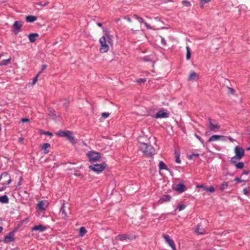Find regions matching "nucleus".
Segmentation results:
<instances>
[{
  "instance_id": "nucleus-18",
  "label": "nucleus",
  "mask_w": 250,
  "mask_h": 250,
  "mask_svg": "<svg viewBox=\"0 0 250 250\" xmlns=\"http://www.w3.org/2000/svg\"><path fill=\"white\" fill-rule=\"evenodd\" d=\"M46 229V227L43 225H39L34 226L31 230L32 231H39L40 232H43Z\"/></svg>"
},
{
  "instance_id": "nucleus-48",
  "label": "nucleus",
  "mask_w": 250,
  "mask_h": 250,
  "mask_svg": "<svg viewBox=\"0 0 250 250\" xmlns=\"http://www.w3.org/2000/svg\"><path fill=\"white\" fill-rule=\"evenodd\" d=\"M210 1V0H201V5H200V6L202 7V8H203L204 7V4L205 3H207L208 2H209Z\"/></svg>"
},
{
  "instance_id": "nucleus-28",
  "label": "nucleus",
  "mask_w": 250,
  "mask_h": 250,
  "mask_svg": "<svg viewBox=\"0 0 250 250\" xmlns=\"http://www.w3.org/2000/svg\"><path fill=\"white\" fill-rule=\"evenodd\" d=\"M11 58H9L8 59L3 60L0 62V66L6 65L11 63Z\"/></svg>"
},
{
  "instance_id": "nucleus-34",
  "label": "nucleus",
  "mask_w": 250,
  "mask_h": 250,
  "mask_svg": "<svg viewBox=\"0 0 250 250\" xmlns=\"http://www.w3.org/2000/svg\"><path fill=\"white\" fill-rule=\"evenodd\" d=\"M87 232L86 229L85 228L83 227H82L80 229L79 233L80 235L81 236H83L84 234H85Z\"/></svg>"
},
{
  "instance_id": "nucleus-43",
  "label": "nucleus",
  "mask_w": 250,
  "mask_h": 250,
  "mask_svg": "<svg viewBox=\"0 0 250 250\" xmlns=\"http://www.w3.org/2000/svg\"><path fill=\"white\" fill-rule=\"evenodd\" d=\"M194 135L200 141V142L202 143V144L204 145V140L200 136L198 135L196 133L194 134Z\"/></svg>"
},
{
  "instance_id": "nucleus-44",
  "label": "nucleus",
  "mask_w": 250,
  "mask_h": 250,
  "mask_svg": "<svg viewBox=\"0 0 250 250\" xmlns=\"http://www.w3.org/2000/svg\"><path fill=\"white\" fill-rule=\"evenodd\" d=\"M102 117L104 119L108 118L110 114L108 112H103L102 113Z\"/></svg>"
},
{
  "instance_id": "nucleus-19",
  "label": "nucleus",
  "mask_w": 250,
  "mask_h": 250,
  "mask_svg": "<svg viewBox=\"0 0 250 250\" xmlns=\"http://www.w3.org/2000/svg\"><path fill=\"white\" fill-rule=\"evenodd\" d=\"M199 79V77L197 74L195 72H192L188 77V80L191 81H197Z\"/></svg>"
},
{
  "instance_id": "nucleus-10",
  "label": "nucleus",
  "mask_w": 250,
  "mask_h": 250,
  "mask_svg": "<svg viewBox=\"0 0 250 250\" xmlns=\"http://www.w3.org/2000/svg\"><path fill=\"white\" fill-rule=\"evenodd\" d=\"M234 153L236 157H238V160H241L244 156V150L239 146H236L235 147Z\"/></svg>"
},
{
  "instance_id": "nucleus-54",
  "label": "nucleus",
  "mask_w": 250,
  "mask_h": 250,
  "mask_svg": "<svg viewBox=\"0 0 250 250\" xmlns=\"http://www.w3.org/2000/svg\"><path fill=\"white\" fill-rule=\"evenodd\" d=\"M243 192L245 195H248L249 194V190L247 188L243 189Z\"/></svg>"
},
{
  "instance_id": "nucleus-29",
  "label": "nucleus",
  "mask_w": 250,
  "mask_h": 250,
  "mask_svg": "<svg viewBox=\"0 0 250 250\" xmlns=\"http://www.w3.org/2000/svg\"><path fill=\"white\" fill-rule=\"evenodd\" d=\"M228 187V183L226 182H223L221 185L219 186V188L221 191H224L225 189H226Z\"/></svg>"
},
{
  "instance_id": "nucleus-51",
  "label": "nucleus",
  "mask_w": 250,
  "mask_h": 250,
  "mask_svg": "<svg viewBox=\"0 0 250 250\" xmlns=\"http://www.w3.org/2000/svg\"><path fill=\"white\" fill-rule=\"evenodd\" d=\"M47 67V65L46 64H43L42 65V69L41 70H40V71L38 73L40 75V74Z\"/></svg>"
},
{
  "instance_id": "nucleus-17",
  "label": "nucleus",
  "mask_w": 250,
  "mask_h": 250,
  "mask_svg": "<svg viewBox=\"0 0 250 250\" xmlns=\"http://www.w3.org/2000/svg\"><path fill=\"white\" fill-rule=\"evenodd\" d=\"M175 189L178 191L179 193H182L185 191L186 189V187L183 183H179L176 185Z\"/></svg>"
},
{
  "instance_id": "nucleus-56",
  "label": "nucleus",
  "mask_w": 250,
  "mask_h": 250,
  "mask_svg": "<svg viewBox=\"0 0 250 250\" xmlns=\"http://www.w3.org/2000/svg\"><path fill=\"white\" fill-rule=\"evenodd\" d=\"M234 181H237V182H238L241 183V182H244L245 180H241L240 178L236 177V178L234 179Z\"/></svg>"
},
{
  "instance_id": "nucleus-63",
  "label": "nucleus",
  "mask_w": 250,
  "mask_h": 250,
  "mask_svg": "<svg viewBox=\"0 0 250 250\" xmlns=\"http://www.w3.org/2000/svg\"><path fill=\"white\" fill-rule=\"evenodd\" d=\"M22 179V177H21V178H20V182H19V183H18V186H19V185H21V180Z\"/></svg>"
},
{
  "instance_id": "nucleus-11",
  "label": "nucleus",
  "mask_w": 250,
  "mask_h": 250,
  "mask_svg": "<svg viewBox=\"0 0 250 250\" xmlns=\"http://www.w3.org/2000/svg\"><path fill=\"white\" fill-rule=\"evenodd\" d=\"M23 25V21H16L13 25V28L14 32L15 35H17L18 33L21 31V27Z\"/></svg>"
},
{
  "instance_id": "nucleus-16",
  "label": "nucleus",
  "mask_w": 250,
  "mask_h": 250,
  "mask_svg": "<svg viewBox=\"0 0 250 250\" xmlns=\"http://www.w3.org/2000/svg\"><path fill=\"white\" fill-rule=\"evenodd\" d=\"M171 197L170 195L167 194L163 195L159 200L158 203L160 204H163L164 202H169L170 201Z\"/></svg>"
},
{
  "instance_id": "nucleus-60",
  "label": "nucleus",
  "mask_w": 250,
  "mask_h": 250,
  "mask_svg": "<svg viewBox=\"0 0 250 250\" xmlns=\"http://www.w3.org/2000/svg\"><path fill=\"white\" fill-rule=\"evenodd\" d=\"M228 139L231 141L233 142L234 141V139L230 136L228 137Z\"/></svg>"
},
{
  "instance_id": "nucleus-35",
  "label": "nucleus",
  "mask_w": 250,
  "mask_h": 250,
  "mask_svg": "<svg viewBox=\"0 0 250 250\" xmlns=\"http://www.w3.org/2000/svg\"><path fill=\"white\" fill-rule=\"evenodd\" d=\"M237 160H238V157H236V156L235 155L234 156L232 157L230 160V164H236L237 163Z\"/></svg>"
},
{
  "instance_id": "nucleus-33",
  "label": "nucleus",
  "mask_w": 250,
  "mask_h": 250,
  "mask_svg": "<svg viewBox=\"0 0 250 250\" xmlns=\"http://www.w3.org/2000/svg\"><path fill=\"white\" fill-rule=\"evenodd\" d=\"M237 169H242L244 167V163L242 162H238L235 165Z\"/></svg>"
},
{
  "instance_id": "nucleus-61",
  "label": "nucleus",
  "mask_w": 250,
  "mask_h": 250,
  "mask_svg": "<svg viewBox=\"0 0 250 250\" xmlns=\"http://www.w3.org/2000/svg\"><path fill=\"white\" fill-rule=\"evenodd\" d=\"M97 24V25L99 26V27L102 26V23L101 22H98Z\"/></svg>"
},
{
  "instance_id": "nucleus-22",
  "label": "nucleus",
  "mask_w": 250,
  "mask_h": 250,
  "mask_svg": "<svg viewBox=\"0 0 250 250\" xmlns=\"http://www.w3.org/2000/svg\"><path fill=\"white\" fill-rule=\"evenodd\" d=\"M115 239L116 240H120L121 241H124L125 240H126L128 239L127 236V233L123 234H119L116 237Z\"/></svg>"
},
{
  "instance_id": "nucleus-14",
  "label": "nucleus",
  "mask_w": 250,
  "mask_h": 250,
  "mask_svg": "<svg viewBox=\"0 0 250 250\" xmlns=\"http://www.w3.org/2000/svg\"><path fill=\"white\" fill-rule=\"evenodd\" d=\"M131 17L134 19L137 20L139 22L143 23L145 24V26L147 29H151V27L150 26V25L148 24L147 22H145L142 18L135 14L133 15Z\"/></svg>"
},
{
  "instance_id": "nucleus-59",
  "label": "nucleus",
  "mask_w": 250,
  "mask_h": 250,
  "mask_svg": "<svg viewBox=\"0 0 250 250\" xmlns=\"http://www.w3.org/2000/svg\"><path fill=\"white\" fill-rule=\"evenodd\" d=\"M74 175L76 176L81 177L82 176V174L80 173H76L74 174Z\"/></svg>"
},
{
  "instance_id": "nucleus-37",
  "label": "nucleus",
  "mask_w": 250,
  "mask_h": 250,
  "mask_svg": "<svg viewBox=\"0 0 250 250\" xmlns=\"http://www.w3.org/2000/svg\"><path fill=\"white\" fill-rule=\"evenodd\" d=\"M127 239L129 240H132L136 238V236L131 234L127 233Z\"/></svg>"
},
{
  "instance_id": "nucleus-15",
  "label": "nucleus",
  "mask_w": 250,
  "mask_h": 250,
  "mask_svg": "<svg viewBox=\"0 0 250 250\" xmlns=\"http://www.w3.org/2000/svg\"><path fill=\"white\" fill-rule=\"evenodd\" d=\"M48 206V203L46 201H41L37 204V207L41 211L45 210Z\"/></svg>"
},
{
  "instance_id": "nucleus-2",
  "label": "nucleus",
  "mask_w": 250,
  "mask_h": 250,
  "mask_svg": "<svg viewBox=\"0 0 250 250\" xmlns=\"http://www.w3.org/2000/svg\"><path fill=\"white\" fill-rule=\"evenodd\" d=\"M140 148L141 150L147 157H151L155 154V149L152 147V146L149 145L146 143H140Z\"/></svg>"
},
{
  "instance_id": "nucleus-38",
  "label": "nucleus",
  "mask_w": 250,
  "mask_h": 250,
  "mask_svg": "<svg viewBox=\"0 0 250 250\" xmlns=\"http://www.w3.org/2000/svg\"><path fill=\"white\" fill-rule=\"evenodd\" d=\"M186 207V205L185 204L179 205L177 206V208L179 210V211L184 209Z\"/></svg>"
},
{
  "instance_id": "nucleus-50",
  "label": "nucleus",
  "mask_w": 250,
  "mask_h": 250,
  "mask_svg": "<svg viewBox=\"0 0 250 250\" xmlns=\"http://www.w3.org/2000/svg\"><path fill=\"white\" fill-rule=\"evenodd\" d=\"M39 75H40V74L39 73H38V74L36 75V76L33 79V82H32V84H35V83L37 81V80H38V77H39Z\"/></svg>"
},
{
  "instance_id": "nucleus-57",
  "label": "nucleus",
  "mask_w": 250,
  "mask_h": 250,
  "mask_svg": "<svg viewBox=\"0 0 250 250\" xmlns=\"http://www.w3.org/2000/svg\"><path fill=\"white\" fill-rule=\"evenodd\" d=\"M143 59V61H144L145 62H147L150 61L149 57L148 56L144 57Z\"/></svg>"
},
{
  "instance_id": "nucleus-5",
  "label": "nucleus",
  "mask_w": 250,
  "mask_h": 250,
  "mask_svg": "<svg viewBox=\"0 0 250 250\" xmlns=\"http://www.w3.org/2000/svg\"><path fill=\"white\" fill-rule=\"evenodd\" d=\"M10 175L7 172L2 173L0 176V184L3 186L9 185L11 182Z\"/></svg>"
},
{
  "instance_id": "nucleus-7",
  "label": "nucleus",
  "mask_w": 250,
  "mask_h": 250,
  "mask_svg": "<svg viewBox=\"0 0 250 250\" xmlns=\"http://www.w3.org/2000/svg\"><path fill=\"white\" fill-rule=\"evenodd\" d=\"M165 242L171 248L172 250H176V246L173 240L170 238V236L167 234L162 235Z\"/></svg>"
},
{
  "instance_id": "nucleus-13",
  "label": "nucleus",
  "mask_w": 250,
  "mask_h": 250,
  "mask_svg": "<svg viewBox=\"0 0 250 250\" xmlns=\"http://www.w3.org/2000/svg\"><path fill=\"white\" fill-rule=\"evenodd\" d=\"M218 140L226 141V137L223 135H213L209 138V139L208 141V142L211 143L212 142L217 141Z\"/></svg>"
},
{
  "instance_id": "nucleus-46",
  "label": "nucleus",
  "mask_w": 250,
  "mask_h": 250,
  "mask_svg": "<svg viewBox=\"0 0 250 250\" xmlns=\"http://www.w3.org/2000/svg\"><path fill=\"white\" fill-rule=\"evenodd\" d=\"M49 3L48 2H43V1H41V2H37L36 4L37 5H42V6H45L46 5H47Z\"/></svg>"
},
{
  "instance_id": "nucleus-42",
  "label": "nucleus",
  "mask_w": 250,
  "mask_h": 250,
  "mask_svg": "<svg viewBox=\"0 0 250 250\" xmlns=\"http://www.w3.org/2000/svg\"><path fill=\"white\" fill-rule=\"evenodd\" d=\"M206 191H208L211 193H213L215 191V188L213 186H210L206 189Z\"/></svg>"
},
{
  "instance_id": "nucleus-8",
  "label": "nucleus",
  "mask_w": 250,
  "mask_h": 250,
  "mask_svg": "<svg viewBox=\"0 0 250 250\" xmlns=\"http://www.w3.org/2000/svg\"><path fill=\"white\" fill-rule=\"evenodd\" d=\"M169 113L166 111L165 109H162L159 110L153 117L156 119L167 118L169 117Z\"/></svg>"
},
{
  "instance_id": "nucleus-12",
  "label": "nucleus",
  "mask_w": 250,
  "mask_h": 250,
  "mask_svg": "<svg viewBox=\"0 0 250 250\" xmlns=\"http://www.w3.org/2000/svg\"><path fill=\"white\" fill-rule=\"evenodd\" d=\"M15 231L13 230L11 232H10L8 235H5L3 239V242L5 243H10L14 241L15 238H14V233Z\"/></svg>"
},
{
  "instance_id": "nucleus-49",
  "label": "nucleus",
  "mask_w": 250,
  "mask_h": 250,
  "mask_svg": "<svg viewBox=\"0 0 250 250\" xmlns=\"http://www.w3.org/2000/svg\"><path fill=\"white\" fill-rule=\"evenodd\" d=\"M21 121L23 123H28L30 122V120L28 118H22Z\"/></svg>"
},
{
  "instance_id": "nucleus-64",
  "label": "nucleus",
  "mask_w": 250,
  "mask_h": 250,
  "mask_svg": "<svg viewBox=\"0 0 250 250\" xmlns=\"http://www.w3.org/2000/svg\"><path fill=\"white\" fill-rule=\"evenodd\" d=\"M3 228L1 226H0V233L2 231Z\"/></svg>"
},
{
  "instance_id": "nucleus-30",
  "label": "nucleus",
  "mask_w": 250,
  "mask_h": 250,
  "mask_svg": "<svg viewBox=\"0 0 250 250\" xmlns=\"http://www.w3.org/2000/svg\"><path fill=\"white\" fill-rule=\"evenodd\" d=\"M180 154L179 152H175V162L178 164L181 163V160L180 158Z\"/></svg>"
},
{
  "instance_id": "nucleus-26",
  "label": "nucleus",
  "mask_w": 250,
  "mask_h": 250,
  "mask_svg": "<svg viewBox=\"0 0 250 250\" xmlns=\"http://www.w3.org/2000/svg\"><path fill=\"white\" fill-rule=\"evenodd\" d=\"M60 211L62 212V218L64 220H66L68 218V216L64 209V205H63L61 207V209H60Z\"/></svg>"
},
{
  "instance_id": "nucleus-41",
  "label": "nucleus",
  "mask_w": 250,
  "mask_h": 250,
  "mask_svg": "<svg viewBox=\"0 0 250 250\" xmlns=\"http://www.w3.org/2000/svg\"><path fill=\"white\" fill-rule=\"evenodd\" d=\"M41 134L50 136V137L53 136V134L51 132H49V131H42V132H41Z\"/></svg>"
},
{
  "instance_id": "nucleus-32",
  "label": "nucleus",
  "mask_w": 250,
  "mask_h": 250,
  "mask_svg": "<svg viewBox=\"0 0 250 250\" xmlns=\"http://www.w3.org/2000/svg\"><path fill=\"white\" fill-rule=\"evenodd\" d=\"M55 112L54 110H53V109H51L49 111V113L48 114V116L52 117L53 119H54V120H55L57 118V115H56Z\"/></svg>"
},
{
  "instance_id": "nucleus-4",
  "label": "nucleus",
  "mask_w": 250,
  "mask_h": 250,
  "mask_svg": "<svg viewBox=\"0 0 250 250\" xmlns=\"http://www.w3.org/2000/svg\"><path fill=\"white\" fill-rule=\"evenodd\" d=\"M86 156L89 159V162L93 163L99 161V159L101 157V154L96 151H90L86 153Z\"/></svg>"
},
{
  "instance_id": "nucleus-53",
  "label": "nucleus",
  "mask_w": 250,
  "mask_h": 250,
  "mask_svg": "<svg viewBox=\"0 0 250 250\" xmlns=\"http://www.w3.org/2000/svg\"><path fill=\"white\" fill-rule=\"evenodd\" d=\"M197 187L198 188H202L204 190H206V189L208 188H207L206 186L202 185H199Z\"/></svg>"
},
{
  "instance_id": "nucleus-3",
  "label": "nucleus",
  "mask_w": 250,
  "mask_h": 250,
  "mask_svg": "<svg viewBox=\"0 0 250 250\" xmlns=\"http://www.w3.org/2000/svg\"><path fill=\"white\" fill-rule=\"evenodd\" d=\"M57 135L60 137H65L67 140L69 141L72 144H75L77 143V141L75 139L74 136H73V132L69 130H59Z\"/></svg>"
},
{
  "instance_id": "nucleus-20",
  "label": "nucleus",
  "mask_w": 250,
  "mask_h": 250,
  "mask_svg": "<svg viewBox=\"0 0 250 250\" xmlns=\"http://www.w3.org/2000/svg\"><path fill=\"white\" fill-rule=\"evenodd\" d=\"M39 35L38 33H31L28 35V38L31 42H34L36 40V38L38 37Z\"/></svg>"
},
{
  "instance_id": "nucleus-62",
  "label": "nucleus",
  "mask_w": 250,
  "mask_h": 250,
  "mask_svg": "<svg viewBox=\"0 0 250 250\" xmlns=\"http://www.w3.org/2000/svg\"><path fill=\"white\" fill-rule=\"evenodd\" d=\"M131 32H132V33L133 34H135V33H136V30H134L133 29H131Z\"/></svg>"
},
{
  "instance_id": "nucleus-58",
  "label": "nucleus",
  "mask_w": 250,
  "mask_h": 250,
  "mask_svg": "<svg viewBox=\"0 0 250 250\" xmlns=\"http://www.w3.org/2000/svg\"><path fill=\"white\" fill-rule=\"evenodd\" d=\"M229 92L231 94H233L234 92V90L232 88H229Z\"/></svg>"
},
{
  "instance_id": "nucleus-24",
  "label": "nucleus",
  "mask_w": 250,
  "mask_h": 250,
  "mask_svg": "<svg viewBox=\"0 0 250 250\" xmlns=\"http://www.w3.org/2000/svg\"><path fill=\"white\" fill-rule=\"evenodd\" d=\"M9 198L6 195L0 196V203L1 204H7L9 203Z\"/></svg>"
},
{
  "instance_id": "nucleus-27",
  "label": "nucleus",
  "mask_w": 250,
  "mask_h": 250,
  "mask_svg": "<svg viewBox=\"0 0 250 250\" xmlns=\"http://www.w3.org/2000/svg\"><path fill=\"white\" fill-rule=\"evenodd\" d=\"M159 170H168V168L167 166V165L162 161H160L159 164Z\"/></svg>"
},
{
  "instance_id": "nucleus-40",
  "label": "nucleus",
  "mask_w": 250,
  "mask_h": 250,
  "mask_svg": "<svg viewBox=\"0 0 250 250\" xmlns=\"http://www.w3.org/2000/svg\"><path fill=\"white\" fill-rule=\"evenodd\" d=\"M183 5L187 7H190L191 6V3L188 0H184L182 2Z\"/></svg>"
},
{
  "instance_id": "nucleus-21",
  "label": "nucleus",
  "mask_w": 250,
  "mask_h": 250,
  "mask_svg": "<svg viewBox=\"0 0 250 250\" xmlns=\"http://www.w3.org/2000/svg\"><path fill=\"white\" fill-rule=\"evenodd\" d=\"M195 232L198 234H203L205 233V230L203 229L201 225L198 224L195 229Z\"/></svg>"
},
{
  "instance_id": "nucleus-47",
  "label": "nucleus",
  "mask_w": 250,
  "mask_h": 250,
  "mask_svg": "<svg viewBox=\"0 0 250 250\" xmlns=\"http://www.w3.org/2000/svg\"><path fill=\"white\" fill-rule=\"evenodd\" d=\"M146 81V79L145 78H140L136 80V82L138 83H144Z\"/></svg>"
},
{
  "instance_id": "nucleus-23",
  "label": "nucleus",
  "mask_w": 250,
  "mask_h": 250,
  "mask_svg": "<svg viewBox=\"0 0 250 250\" xmlns=\"http://www.w3.org/2000/svg\"><path fill=\"white\" fill-rule=\"evenodd\" d=\"M37 17L35 16L29 15L25 17V20L28 22H33L36 21Z\"/></svg>"
},
{
  "instance_id": "nucleus-9",
  "label": "nucleus",
  "mask_w": 250,
  "mask_h": 250,
  "mask_svg": "<svg viewBox=\"0 0 250 250\" xmlns=\"http://www.w3.org/2000/svg\"><path fill=\"white\" fill-rule=\"evenodd\" d=\"M208 120L209 122V128L211 131H215L216 129L220 128V126L216 121L210 118H208Z\"/></svg>"
},
{
  "instance_id": "nucleus-31",
  "label": "nucleus",
  "mask_w": 250,
  "mask_h": 250,
  "mask_svg": "<svg viewBox=\"0 0 250 250\" xmlns=\"http://www.w3.org/2000/svg\"><path fill=\"white\" fill-rule=\"evenodd\" d=\"M187 53H186V59L187 60H189L191 58V53L190 50V48L188 46L186 47Z\"/></svg>"
},
{
  "instance_id": "nucleus-25",
  "label": "nucleus",
  "mask_w": 250,
  "mask_h": 250,
  "mask_svg": "<svg viewBox=\"0 0 250 250\" xmlns=\"http://www.w3.org/2000/svg\"><path fill=\"white\" fill-rule=\"evenodd\" d=\"M50 147V144L49 143H44L42 146V148L44 150L43 153L44 154H47L49 152V150L47 149Z\"/></svg>"
},
{
  "instance_id": "nucleus-1",
  "label": "nucleus",
  "mask_w": 250,
  "mask_h": 250,
  "mask_svg": "<svg viewBox=\"0 0 250 250\" xmlns=\"http://www.w3.org/2000/svg\"><path fill=\"white\" fill-rule=\"evenodd\" d=\"M101 47L100 51L102 53L107 52L109 49V47L107 43L110 45L113 44V41L111 37L106 34L105 35L103 36L99 40Z\"/></svg>"
},
{
  "instance_id": "nucleus-52",
  "label": "nucleus",
  "mask_w": 250,
  "mask_h": 250,
  "mask_svg": "<svg viewBox=\"0 0 250 250\" xmlns=\"http://www.w3.org/2000/svg\"><path fill=\"white\" fill-rule=\"evenodd\" d=\"M161 43L164 46H166L167 45V42L165 40V39L163 37H161Z\"/></svg>"
},
{
  "instance_id": "nucleus-55",
  "label": "nucleus",
  "mask_w": 250,
  "mask_h": 250,
  "mask_svg": "<svg viewBox=\"0 0 250 250\" xmlns=\"http://www.w3.org/2000/svg\"><path fill=\"white\" fill-rule=\"evenodd\" d=\"M250 173V170H244L242 174V176L244 175H248V174H249Z\"/></svg>"
},
{
  "instance_id": "nucleus-45",
  "label": "nucleus",
  "mask_w": 250,
  "mask_h": 250,
  "mask_svg": "<svg viewBox=\"0 0 250 250\" xmlns=\"http://www.w3.org/2000/svg\"><path fill=\"white\" fill-rule=\"evenodd\" d=\"M199 156V154L198 153H192V154L188 156L189 159H192L194 157H198Z\"/></svg>"
},
{
  "instance_id": "nucleus-39",
  "label": "nucleus",
  "mask_w": 250,
  "mask_h": 250,
  "mask_svg": "<svg viewBox=\"0 0 250 250\" xmlns=\"http://www.w3.org/2000/svg\"><path fill=\"white\" fill-rule=\"evenodd\" d=\"M132 15L124 16L123 18L126 20L127 21L130 22L132 21V20L134 19L133 18H132Z\"/></svg>"
},
{
  "instance_id": "nucleus-6",
  "label": "nucleus",
  "mask_w": 250,
  "mask_h": 250,
  "mask_svg": "<svg viewBox=\"0 0 250 250\" xmlns=\"http://www.w3.org/2000/svg\"><path fill=\"white\" fill-rule=\"evenodd\" d=\"M106 166V165L104 163L96 164L93 165L89 166L88 168L90 170L99 173L102 172L105 168Z\"/></svg>"
},
{
  "instance_id": "nucleus-36",
  "label": "nucleus",
  "mask_w": 250,
  "mask_h": 250,
  "mask_svg": "<svg viewBox=\"0 0 250 250\" xmlns=\"http://www.w3.org/2000/svg\"><path fill=\"white\" fill-rule=\"evenodd\" d=\"M64 101L65 102L63 103V106H64L65 108H67L69 106V104H70V102L67 99H64Z\"/></svg>"
}]
</instances>
